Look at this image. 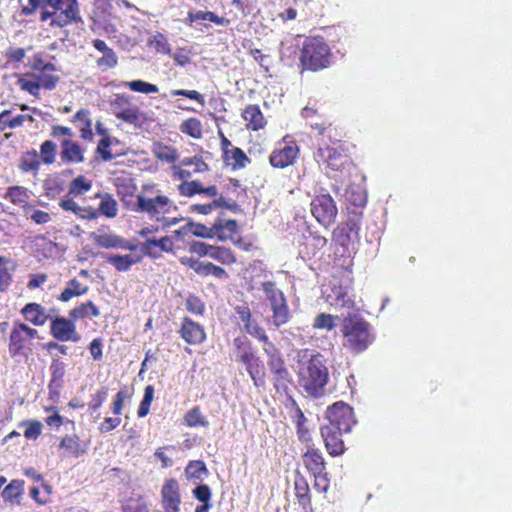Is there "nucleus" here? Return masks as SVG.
I'll return each instance as SVG.
<instances>
[{"mask_svg":"<svg viewBox=\"0 0 512 512\" xmlns=\"http://www.w3.org/2000/svg\"><path fill=\"white\" fill-rule=\"evenodd\" d=\"M112 184L123 207L133 213L159 223L163 229H168L179 222L176 217L168 215L176 211L174 201L162 193L154 183H145L137 192L135 178L128 172L121 171L112 178Z\"/></svg>","mask_w":512,"mask_h":512,"instance_id":"f257e3e1","label":"nucleus"},{"mask_svg":"<svg viewBox=\"0 0 512 512\" xmlns=\"http://www.w3.org/2000/svg\"><path fill=\"white\" fill-rule=\"evenodd\" d=\"M93 181L84 175H78L69 184L67 194L59 202V206L66 212L73 213L77 218L87 221L104 216L108 219L116 218L119 205L110 193H94L93 197L86 194L91 191Z\"/></svg>","mask_w":512,"mask_h":512,"instance_id":"f03ea898","label":"nucleus"},{"mask_svg":"<svg viewBox=\"0 0 512 512\" xmlns=\"http://www.w3.org/2000/svg\"><path fill=\"white\" fill-rule=\"evenodd\" d=\"M39 9L40 21L50 20L51 28H64L71 24L83 23L77 0H28L27 5L21 7L20 14L32 16Z\"/></svg>","mask_w":512,"mask_h":512,"instance_id":"7ed1b4c3","label":"nucleus"},{"mask_svg":"<svg viewBox=\"0 0 512 512\" xmlns=\"http://www.w3.org/2000/svg\"><path fill=\"white\" fill-rule=\"evenodd\" d=\"M328 369L323 356L309 349L297 353V376L299 385L312 397L323 395L328 381Z\"/></svg>","mask_w":512,"mask_h":512,"instance_id":"20e7f679","label":"nucleus"},{"mask_svg":"<svg viewBox=\"0 0 512 512\" xmlns=\"http://www.w3.org/2000/svg\"><path fill=\"white\" fill-rule=\"evenodd\" d=\"M30 72L19 76L17 85L22 91L38 98L40 90H53L59 83V76L55 74L56 66L47 62L42 53H36L28 63Z\"/></svg>","mask_w":512,"mask_h":512,"instance_id":"39448f33","label":"nucleus"},{"mask_svg":"<svg viewBox=\"0 0 512 512\" xmlns=\"http://www.w3.org/2000/svg\"><path fill=\"white\" fill-rule=\"evenodd\" d=\"M39 331L21 320H14L5 338L7 351L14 361H28L33 356Z\"/></svg>","mask_w":512,"mask_h":512,"instance_id":"423d86ee","label":"nucleus"},{"mask_svg":"<svg viewBox=\"0 0 512 512\" xmlns=\"http://www.w3.org/2000/svg\"><path fill=\"white\" fill-rule=\"evenodd\" d=\"M363 214L351 211L345 221L340 222L332 232V245L335 254L342 257H350L357 249L359 243V231Z\"/></svg>","mask_w":512,"mask_h":512,"instance_id":"0eeeda50","label":"nucleus"},{"mask_svg":"<svg viewBox=\"0 0 512 512\" xmlns=\"http://www.w3.org/2000/svg\"><path fill=\"white\" fill-rule=\"evenodd\" d=\"M344 346L352 353L365 351L374 341L372 328L362 316L348 314L342 321Z\"/></svg>","mask_w":512,"mask_h":512,"instance_id":"6e6552de","label":"nucleus"},{"mask_svg":"<svg viewBox=\"0 0 512 512\" xmlns=\"http://www.w3.org/2000/svg\"><path fill=\"white\" fill-rule=\"evenodd\" d=\"M332 52L323 37H307L300 50L301 71L317 72L330 66Z\"/></svg>","mask_w":512,"mask_h":512,"instance_id":"1a4fd4ad","label":"nucleus"},{"mask_svg":"<svg viewBox=\"0 0 512 512\" xmlns=\"http://www.w3.org/2000/svg\"><path fill=\"white\" fill-rule=\"evenodd\" d=\"M315 160L332 171H342L352 162L349 145L341 140L320 146L315 153Z\"/></svg>","mask_w":512,"mask_h":512,"instance_id":"9d476101","label":"nucleus"},{"mask_svg":"<svg viewBox=\"0 0 512 512\" xmlns=\"http://www.w3.org/2000/svg\"><path fill=\"white\" fill-rule=\"evenodd\" d=\"M261 290L269 301L272 310L273 324L278 328L285 325L291 318L289 307L284 293L277 288L274 281L261 283Z\"/></svg>","mask_w":512,"mask_h":512,"instance_id":"9b49d317","label":"nucleus"},{"mask_svg":"<svg viewBox=\"0 0 512 512\" xmlns=\"http://www.w3.org/2000/svg\"><path fill=\"white\" fill-rule=\"evenodd\" d=\"M300 156V147L297 142L286 135L278 142L269 155V164L274 169H285L293 166Z\"/></svg>","mask_w":512,"mask_h":512,"instance_id":"f8f14e48","label":"nucleus"},{"mask_svg":"<svg viewBox=\"0 0 512 512\" xmlns=\"http://www.w3.org/2000/svg\"><path fill=\"white\" fill-rule=\"evenodd\" d=\"M326 419L328 423L325 426L347 433H350L356 424L353 408L343 401H337L327 407Z\"/></svg>","mask_w":512,"mask_h":512,"instance_id":"ddd939ff","label":"nucleus"},{"mask_svg":"<svg viewBox=\"0 0 512 512\" xmlns=\"http://www.w3.org/2000/svg\"><path fill=\"white\" fill-rule=\"evenodd\" d=\"M110 106L117 119L132 125H138L141 122V111L137 105L131 103L129 95L115 94L110 101Z\"/></svg>","mask_w":512,"mask_h":512,"instance_id":"4468645a","label":"nucleus"},{"mask_svg":"<svg viewBox=\"0 0 512 512\" xmlns=\"http://www.w3.org/2000/svg\"><path fill=\"white\" fill-rule=\"evenodd\" d=\"M50 334L59 342L77 343L81 340V334L77 330V326L72 317L51 316Z\"/></svg>","mask_w":512,"mask_h":512,"instance_id":"2eb2a0df","label":"nucleus"},{"mask_svg":"<svg viewBox=\"0 0 512 512\" xmlns=\"http://www.w3.org/2000/svg\"><path fill=\"white\" fill-rule=\"evenodd\" d=\"M311 213L321 225L329 226L335 221L338 210L332 196L325 193L312 199Z\"/></svg>","mask_w":512,"mask_h":512,"instance_id":"dca6fc26","label":"nucleus"},{"mask_svg":"<svg viewBox=\"0 0 512 512\" xmlns=\"http://www.w3.org/2000/svg\"><path fill=\"white\" fill-rule=\"evenodd\" d=\"M269 371L271 373V380L275 392L281 396L289 395L290 387L293 384V378L288 370L285 360H279L268 364Z\"/></svg>","mask_w":512,"mask_h":512,"instance_id":"f3484780","label":"nucleus"},{"mask_svg":"<svg viewBox=\"0 0 512 512\" xmlns=\"http://www.w3.org/2000/svg\"><path fill=\"white\" fill-rule=\"evenodd\" d=\"M240 363L245 369L256 388H263L266 385L267 372L264 361L254 353H245L241 356Z\"/></svg>","mask_w":512,"mask_h":512,"instance_id":"a211bd4d","label":"nucleus"},{"mask_svg":"<svg viewBox=\"0 0 512 512\" xmlns=\"http://www.w3.org/2000/svg\"><path fill=\"white\" fill-rule=\"evenodd\" d=\"M178 333L184 342L189 345H200L207 338L203 325L187 316L181 319Z\"/></svg>","mask_w":512,"mask_h":512,"instance_id":"6ab92c4d","label":"nucleus"},{"mask_svg":"<svg viewBox=\"0 0 512 512\" xmlns=\"http://www.w3.org/2000/svg\"><path fill=\"white\" fill-rule=\"evenodd\" d=\"M90 238L94 244L104 249H121L127 251H135L138 248L137 244L116 235L114 233H91Z\"/></svg>","mask_w":512,"mask_h":512,"instance_id":"aec40b11","label":"nucleus"},{"mask_svg":"<svg viewBox=\"0 0 512 512\" xmlns=\"http://www.w3.org/2000/svg\"><path fill=\"white\" fill-rule=\"evenodd\" d=\"M161 503L165 512H179L181 494L178 481L175 478L165 480L161 488Z\"/></svg>","mask_w":512,"mask_h":512,"instance_id":"412c9836","label":"nucleus"},{"mask_svg":"<svg viewBox=\"0 0 512 512\" xmlns=\"http://www.w3.org/2000/svg\"><path fill=\"white\" fill-rule=\"evenodd\" d=\"M320 434L323 439L325 449L330 456L338 457L345 453L346 447L342 437L344 434H347V432L323 425L320 427Z\"/></svg>","mask_w":512,"mask_h":512,"instance_id":"4be33fe9","label":"nucleus"},{"mask_svg":"<svg viewBox=\"0 0 512 512\" xmlns=\"http://www.w3.org/2000/svg\"><path fill=\"white\" fill-rule=\"evenodd\" d=\"M140 250L143 256L158 259L164 252L172 253L174 251V242L170 236H163L160 239H146L140 244Z\"/></svg>","mask_w":512,"mask_h":512,"instance_id":"5701e85b","label":"nucleus"},{"mask_svg":"<svg viewBox=\"0 0 512 512\" xmlns=\"http://www.w3.org/2000/svg\"><path fill=\"white\" fill-rule=\"evenodd\" d=\"M238 230L239 225L235 219L218 217L211 224L212 239L216 238L220 242L233 240Z\"/></svg>","mask_w":512,"mask_h":512,"instance_id":"b1692460","label":"nucleus"},{"mask_svg":"<svg viewBox=\"0 0 512 512\" xmlns=\"http://www.w3.org/2000/svg\"><path fill=\"white\" fill-rule=\"evenodd\" d=\"M327 242L326 237L318 233L310 232L308 236L304 237V241L300 244L299 253L303 259L310 260L327 245Z\"/></svg>","mask_w":512,"mask_h":512,"instance_id":"393cba45","label":"nucleus"},{"mask_svg":"<svg viewBox=\"0 0 512 512\" xmlns=\"http://www.w3.org/2000/svg\"><path fill=\"white\" fill-rule=\"evenodd\" d=\"M20 314L24 320L31 323L33 326L41 327L51 319V314H47L45 308L36 302H29L25 304L20 310Z\"/></svg>","mask_w":512,"mask_h":512,"instance_id":"a878e982","label":"nucleus"},{"mask_svg":"<svg viewBox=\"0 0 512 512\" xmlns=\"http://www.w3.org/2000/svg\"><path fill=\"white\" fill-rule=\"evenodd\" d=\"M241 116L246 122L245 126L247 130L259 131L267 124V121L257 104L247 105L243 109Z\"/></svg>","mask_w":512,"mask_h":512,"instance_id":"bb28decb","label":"nucleus"},{"mask_svg":"<svg viewBox=\"0 0 512 512\" xmlns=\"http://www.w3.org/2000/svg\"><path fill=\"white\" fill-rule=\"evenodd\" d=\"M59 448L64 451V456L78 458L87 452L88 446L78 435H65L61 438Z\"/></svg>","mask_w":512,"mask_h":512,"instance_id":"cd10ccee","label":"nucleus"},{"mask_svg":"<svg viewBox=\"0 0 512 512\" xmlns=\"http://www.w3.org/2000/svg\"><path fill=\"white\" fill-rule=\"evenodd\" d=\"M304 467L310 475L320 474L326 470V461L319 449L309 447L302 455Z\"/></svg>","mask_w":512,"mask_h":512,"instance_id":"c85d7f7f","label":"nucleus"},{"mask_svg":"<svg viewBox=\"0 0 512 512\" xmlns=\"http://www.w3.org/2000/svg\"><path fill=\"white\" fill-rule=\"evenodd\" d=\"M143 254H109L105 256V261L112 265L117 272H127L133 265L141 263Z\"/></svg>","mask_w":512,"mask_h":512,"instance_id":"c756f323","label":"nucleus"},{"mask_svg":"<svg viewBox=\"0 0 512 512\" xmlns=\"http://www.w3.org/2000/svg\"><path fill=\"white\" fill-rule=\"evenodd\" d=\"M294 494L302 508H310L312 506V495L308 480L300 472L295 473Z\"/></svg>","mask_w":512,"mask_h":512,"instance_id":"7c9ffc66","label":"nucleus"},{"mask_svg":"<svg viewBox=\"0 0 512 512\" xmlns=\"http://www.w3.org/2000/svg\"><path fill=\"white\" fill-rule=\"evenodd\" d=\"M289 401L294 409V415L292 416L293 422L296 426L297 437L302 443H310L312 442V437L309 432V429L306 426L307 418L304 415L303 411L297 404V402L293 399L292 396L289 397Z\"/></svg>","mask_w":512,"mask_h":512,"instance_id":"2f4dec72","label":"nucleus"},{"mask_svg":"<svg viewBox=\"0 0 512 512\" xmlns=\"http://www.w3.org/2000/svg\"><path fill=\"white\" fill-rule=\"evenodd\" d=\"M268 2L282 22L285 23L297 18L298 12L295 5L298 4V0H268Z\"/></svg>","mask_w":512,"mask_h":512,"instance_id":"473e14b6","label":"nucleus"},{"mask_svg":"<svg viewBox=\"0 0 512 512\" xmlns=\"http://www.w3.org/2000/svg\"><path fill=\"white\" fill-rule=\"evenodd\" d=\"M51 379L48 384L50 393L58 394L63 387L66 364L60 358H53L50 364Z\"/></svg>","mask_w":512,"mask_h":512,"instance_id":"72a5a7b5","label":"nucleus"},{"mask_svg":"<svg viewBox=\"0 0 512 512\" xmlns=\"http://www.w3.org/2000/svg\"><path fill=\"white\" fill-rule=\"evenodd\" d=\"M60 156L65 163H82L85 160L83 149L71 139H64L61 142Z\"/></svg>","mask_w":512,"mask_h":512,"instance_id":"f704fd0d","label":"nucleus"},{"mask_svg":"<svg viewBox=\"0 0 512 512\" xmlns=\"http://www.w3.org/2000/svg\"><path fill=\"white\" fill-rule=\"evenodd\" d=\"M221 157L224 165L229 167L232 171L242 170L251 163V159L247 156L244 150L239 147H236Z\"/></svg>","mask_w":512,"mask_h":512,"instance_id":"c9c22d12","label":"nucleus"},{"mask_svg":"<svg viewBox=\"0 0 512 512\" xmlns=\"http://www.w3.org/2000/svg\"><path fill=\"white\" fill-rule=\"evenodd\" d=\"M99 316L100 310L91 300L83 302L69 311V317H72L75 323L80 320L97 318Z\"/></svg>","mask_w":512,"mask_h":512,"instance_id":"e433bc0d","label":"nucleus"},{"mask_svg":"<svg viewBox=\"0 0 512 512\" xmlns=\"http://www.w3.org/2000/svg\"><path fill=\"white\" fill-rule=\"evenodd\" d=\"M89 290L87 285L82 284L77 278L70 279L63 291L59 294L58 300L68 302L74 297L82 296Z\"/></svg>","mask_w":512,"mask_h":512,"instance_id":"4c0bfd02","label":"nucleus"},{"mask_svg":"<svg viewBox=\"0 0 512 512\" xmlns=\"http://www.w3.org/2000/svg\"><path fill=\"white\" fill-rule=\"evenodd\" d=\"M71 121L73 123L80 122L81 125L79 127L80 137L83 140L91 141L93 139V131H92V120L90 118V111L87 109L78 110Z\"/></svg>","mask_w":512,"mask_h":512,"instance_id":"58836bf2","label":"nucleus"},{"mask_svg":"<svg viewBox=\"0 0 512 512\" xmlns=\"http://www.w3.org/2000/svg\"><path fill=\"white\" fill-rule=\"evenodd\" d=\"M210 258L225 266H232L238 262L236 253L223 245H213Z\"/></svg>","mask_w":512,"mask_h":512,"instance_id":"ea45409f","label":"nucleus"},{"mask_svg":"<svg viewBox=\"0 0 512 512\" xmlns=\"http://www.w3.org/2000/svg\"><path fill=\"white\" fill-rule=\"evenodd\" d=\"M326 300L335 307L351 308L354 305V302L348 297L346 288L342 286L334 285L331 288V293L327 294Z\"/></svg>","mask_w":512,"mask_h":512,"instance_id":"a19ab883","label":"nucleus"},{"mask_svg":"<svg viewBox=\"0 0 512 512\" xmlns=\"http://www.w3.org/2000/svg\"><path fill=\"white\" fill-rule=\"evenodd\" d=\"M30 198V192L26 187L23 186H9L4 194V199L11 202L13 205L21 206L24 210V205H29L28 200Z\"/></svg>","mask_w":512,"mask_h":512,"instance_id":"79ce46f5","label":"nucleus"},{"mask_svg":"<svg viewBox=\"0 0 512 512\" xmlns=\"http://www.w3.org/2000/svg\"><path fill=\"white\" fill-rule=\"evenodd\" d=\"M197 274L202 277L214 276L219 280L229 279V274L223 267L208 261L200 262Z\"/></svg>","mask_w":512,"mask_h":512,"instance_id":"37998d69","label":"nucleus"},{"mask_svg":"<svg viewBox=\"0 0 512 512\" xmlns=\"http://www.w3.org/2000/svg\"><path fill=\"white\" fill-rule=\"evenodd\" d=\"M18 167L23 173H37L40 167V160L37 151L33 149L23 153Z\"/></svg>","mask_w":512,"mask_h":512,"instance_id":"c03bdc74","label":"nucleus"},{"mask_svg":"<svg viewBox=\"0 0 512 512\" xmlns=\"http://www.w3.org/2000/svg\"><path fill=\"white\" fill-rule=\"evenodd\" d=\"M11 115V110H4L0 113V129H14L20 127L25 121L33 122L34 118L28 114L17 115L6 122V118Z\"/></svg>","mask_w":512,"mask_h":512,"instance_id":"a18cd8bd","label":"nucleus"},{"mask_svg":"<svg viewBox=\"0 0 512 512\" xmlns=\"http://www.w3.org/2000/svg\"><path fill=\"white\" fill-rule=\"evenodd\" d=\"M187 20L191 23L197 21H209L216 25H224L228 23V20L218 16L212 11H190L188 12Z\"/></svg>","mask_w":512,"mask_h":512,"instance_id":"49530a36","label":"nucleus"},{"mask_svg":"<svg viewBox=\"0 0 512 512\" xmlns=\"http://www.w3.org/2000/svg\"><path fill=\"white\" fill-rule=\"evenodd\" d=\"M155 157L166 163H174L178 159V151L176 148L162 143H157L153 149Z\"/></svg>","mask_w":512,"mask_h":512,"instance_id":"de8ad7c7","label":"nucleus"},{"mask_svg":"<svg viewBox=\"0 0 512 512\" xmlns=\"http://www.w3.org/2000/svg\"><path fill=\"white\" fill-rule=\"evenodd\" d=\"M183 420L184 424L188 427H207L209 425L199 406L189 409L185 413Z\"/></svg>","mask_w":512,"mask_h":512,"instance_id":"09e8293b","label":"nucleus"},{"mask_svg":"<svg viewBox=\"0 0 512 512\" xmlns=\"http://www.w3.org/2000/svg\"><path fill=\"white\" fill-rule=\"evenodd\" d=\"M180 131L193 139H200L203 135L202 123L198 118L190 117L181 123Z\"/></svg>","mask_w":512,"mask_h":512,"instance_id":"8fccbe9b","label":"nucleus"},{"mask_svg":"<svg viewBox=\"0 0 512 512\" xmlns=\"http://www.w3.org/2000/svg\"><path fill=\"white\" fill-rule=\"evenodd\" d=\"M207 473L208 469L202 460H191L185 468V476L189 481L202 480Z\"/></svg>","mask_w":512,"mask_h":512,"instance_id":"3c124183","label":"nucleus"},{"mask_svg":"<svg viewBox=\"0 0 512 512\" xmlns=\"http://www.w3.org/2000/svg\"><path fill=\"white\" fill-rule=\"evenodd\" d=\"M122 85L126 88H129L133 92L143 94H155L159 92V88L157 85L146 82L144 80L126 81L123 82Z\"/></svg>","mask_w":512,"mask_h":512,"instance_id":"603ef678","label":"nucleus"},{"mask_svg":"<svg viewBox=\"0 0 512 512\" xmlns=\"http://www.w3.org/2000/svg\"><path fill=\"white\" fill-rule=\"evenodd\" d=\"M113 142H117V140L112 137L100 138L98 141L95 154L99 156L102 161L108 162L114 159L115 156L110 149Z\"/></svg>","mask_w":512,"mask_h":512,"instance_id":"864d4df0","label":"nucleus"},{"mask_svg":"<svg viewBox=\"0 0 512 512\" xmlns=\"http://www.w3.org/2000/svg\"><path fill=\"white\" fill-rule=\"evenodd\" d=\"M219 207H229L223 196H220L207 204H193L190 206V211L202 215H207L210 214L215 208Z\"/></svg>","mask_w":512,"mask_h":512,"instance_id":"5fc2aeb1","label":"nucleus"},{"mask_svg":"<svg viewBox=\"0 0 512 512\" xmlns=\"http://www.w3.org/2000/svg\"><path fill=\"white\" fill-rule=\"evenodd\" d=\"M24 216L35 224L43 225L51 221V216L48 212L35 209L32 205H24Z\"/></svg>","mask_w":512,"mask_h":512,"instance_id":"6e6d98bb","label":"nucleus"},{"mask_svg":"<svg viewBox=\"0 0 512 512\" xmlns=\"http://www.w3.org/2000/svg\"><path fill=\"white\" fill-rule=\"evenodd\" d=\"M337 319L338 316L327 313H320L314 318L312 327L317 330L331 331L336 327Z\"/></svg>","mask_w":512,"mask_h":512,"instance_id":"4d7b16f0","label":"nucleus"},{"mask_svg":"<svg viewBox=\"0 0 512 512\" xmlns=\"http://www.w3.org/2000/svg\"><path fill=\"white\" fill-rule=\"evenodd\" d=\"M154 386L147 385L144 389V395L138 407L137 415L139 418H143L148 415L150 406L154 398Z\"/></svg>","mask_w":512,"mask_h":512,"instance_id":"13d9d810","label":"nucleus"},{"mask_svg":"<svg viewBox=\"0 0 512 512\" xmlns=\"http://www.w3.org/2000/svg\"><path fill=\"white\" fill-rule=\"evenodd\" d=\"M178 192L184 197H193L196 194H201L202 183L198 180L183 181L177 186Z\"/></svg>","mask_w":512,"mask_h":512,"instance_id":"bf43d9fd","label":"nucleus"},{"mask_svg":"<svg viewBox=\"0 0 512 512\" xmlns=\"http://www.w3.org/2000/svg\"><path fill=\"white\" fill-rule=\"evenodd\" d=\"M57 146L51 140L44 141L40 146V155L44 164L50 165L55 162Z\"/></svg>","mask_w":512,"mask_h":512,"instance_id":"052dcab7","label":"nucleus"},{"mask_svg":"<svg viewBox=\"0 0 512 512\" xmlns=\"http://www.w3.org/2000/svg\"><path fill=\"white\" fill-rule=\"evenodd\" d=\"M19 425L26 426L24 437L28 440H36L42 433V424L38 420H25Z\"/></svg>","mask_w":512,"mask_h":512,"instance_id":"680f3d73","label":"nucleus"},{"mask_svg":"<svg viewBox=\"0 0 512 512\" xmlns=\"http://www.w3.org/2000/svg\"><path fill=\"white\" fill-rule=\"evenodd\" d=\"M186 310L193 315L203 316L205 313V303L196 295L190 294L186 298Z\"/></svg>","mask_w":512,"mask_h":512,"instance_id":"e2e57ef3","label":"nucleus"},{"mask_svg":"<svg viewBox=\"0 0 512 512\" xmlns=\"http://www.w3.org/2000/svg\"><path fill=\"white\" fill-rule=\"evenodd\" d=\"M181 166H193V173H204L209 171V165L203 160L202 156L195 155L193 157H186L182 159Z\"/></svg>","mask_w":512,"mask_h":512,"instance_id":"0e129e2a","label":"nucleus"},{"mask_svg":"<svg viewBox=\"0 0 512 512\" xmlns=\"http://www.w3.org/2000/svg\"><path fill=\"white\" fill-rule=\"evenodd\" d=\"M244 329L245 331L251 335L252 337L258 339L259 341H266L267 340V334L255 319L253 317H250V320L248 322H244Z\"/></svg>","mask_w":512,"mask_h":512,"instance_id":"69168bd1","label":"nucleus"},{"mask_svg":"<svg viewBox=\"0 0 512 512\" xmlns=\"http://www.w3.org/2000/svg\"><path fill=\"white\" fill-rule=\"evenodd\" d=\"M22 493V486L21 482L19 481H12L10 484H8L3 492L2 496L5 500L10 502L18 501V498L20 497Z\"/></svg>","mask_w":512,"mask_h":512,"instance_id":"338daca9","label":"nucleus"},{"mask_svg":"<svg viewBox=\"0 0 512 512\" xmlns=\"http://www.w3.org/2000/svg\"><path fill=\"white\" fill-rule=\"evenodd\" d=\"M118 65V56L116 52L102 55L96 60V66L102 72L115 68Z\"/></svg>","mask_w":512,"mask_h":512,"instance_id":"774afa93","label":"nucleus"}]
</instances>
